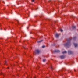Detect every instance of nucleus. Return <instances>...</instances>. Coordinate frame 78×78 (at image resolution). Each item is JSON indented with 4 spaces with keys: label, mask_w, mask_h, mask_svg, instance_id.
I'll return each instance as SVG.
<instances>
[{
    "label": "nucleus",
    "mask_w": 78,
    "mask_h": 78,
    "mask_svg": "<svg viewBox=\"0 0 78 78\" xmlns=\"http://www.w3.org/2000/svg\"><path fill=\"white\" fill-rule=\"evenodd\" d=\"M72 40V39H68V42L67 43L63 44V45L64 47H68L70 46L71 45L70 43V40Z\"/></svg>",
    "instance_id": "obj_1"
},
{
    "label": "nucleus",
    "mask_w": 78,
    "mask_h": 78,
    "mask_svg": "<svg viewBox=\"0 0 78 78\" xmlns=\"http://www.w3.org/2000/svg\"><path fill=\"white\" fill-rule=\"evenodd\" d=\"M35 53L36 54H39L40 53V51L38 50H35Z\"/></svg>",
    "instance_id": "obj_2"
},
{
    "label": "nucleus",
    "mask_w": 78,
    "mask_h": 78,
    "mask_svg": "<svg viewBox=\"0 0 78 78\" xmlns=\"http://www.w3.org/2000/svg\"><path fill=\"white\" fill-rule=\"evenodd\" d=\"M59 34L57 33L56 34L55 36L56 38H58L59 37Z\"/></svg>",
    "instance_id": "obj_3"
},
{
    "label": "nucleus",
    "mask_w": 78,
    "mask_h": 78,
    "mask_svg": "<svg viewBox=\"0 0 78 78\" xmlns=\"http://www.w3.org/2000/svg\"><path fill=\"white\" fill-rule=\"evenodd\" d=\"M60 58L61 59H64V58H65V56L64 55H62L60 56Z\"/></svg>",
    "instance_id": "obj_4"
},
{
    "label": "nucleus",
    "mask_w": 78,
    "mask_h": 78,
    "mask_svg": "<svg viewBox=\"0 0 78 78\" xmlns=\"http://www.w3.org/2000/svg\"><path fill=\"white\" fill-rule=\"evenodd\" d=\"M73 45L75 47H76L78 46V44L77 43H74Z\"/></svg>",
    "instance_id": "obj_5"
},
{
    "label": "nucleus",
    "mask_w": 78,
    "mask_h": 78,
    "mask_svg": "<svg viewBox=\"0 0 78 78\" xmlns=\"http://www.w3.org/2000/svg\"><path fill=\"white\" fill-rule=\"evenodd\" d=\"M54 52H56L57 53H59V52H60V51L59 50H55Z\"/></svg>",
    "instance_id": "obj_6"
},
{
    "label": "nucleus",
    "mask_w": 78,
    "mask_h": 78,
    "mask_svg": "<svg viewBox=\"0 0 78 78\" xmlns=\"http://www.w3.org/2000/svg\"><path fill=\"white\" fill-rule=\"evenodd\" d=\"M73 52H72V51H68V53L69 54H72Z\"/></svg>",
    "instance_id": "obj_7"
},
{
    "label": "nucleus",
    "mask_w": 78,
    "mask_h": 78,
    "mask_svg": "<svg viewBox=\"0 0 78 78\" xmlns=\"http://www.w3.org/2000/svg\"><path fill=\"white\" fill-rule=\"evenodd\" d=\"M43 41V40H42L39 41H37L38 43H41V42H42V41Z\"/></svg>",
    "instance_id": "obj_8"
},
{
    "label": "nucleus",
    "mask_w": 78,
    "mask_h": 78,
    "mask_svg": "<svg viewBox=\"0 0 78 78\" xmlns=\"http://www.w3.org/2000/svg\"><path fill=\"white\" fill-rule=\"evenodd\" d=\"M1 75H3V76H5V73H3L2 72L1 73H0Z\"/></svg>",
    "instance_id": "obj_9"
},
{
    "label": "nucleus",
    "mask_w": 78,
    "mask_h": 78,
    "mask_svg": "<svg viewBox=\"0 0 78 78\" xmlns=\"http://www.w3.org/2000/svg\"><path fill=\"white\" fill-rule=\"evenodd\" d=\"M67 53V52L66 51L62 52V53L63 54H64V53Z\"/></svg>",
    "instance_id": "obj_10"
},
{
    "label": "nucleus",
    "mask_w": 78,
    "mask_h": 78,
    "mask_svg": "<svg viewBox=\"0 0 78 78\" xmlns=\"http://www.w3.org/2000/svg\"><path fill=\"white\" fill-rule=\"evenodd\" d=\"M46 61V59H43V62H45Z\"/></svg>",
    "instance_id": "obj_11"
},
{
    "label": "nucleus",
    "mask_w": 78,
    "mask_h": 78,
    "mask_svg": "<svg viewBox=\"0 0 78 78\" xmlns=\"http://www.w3.org/2000/svg\"><path fill=\"white\" fill-rule=\"evenodd\" d=\"M76 37H75L73 38V40H75V39H76Z\"/></svg>",
    "instance_id": "obj_12"
},
{
    "label": "nucleus",
    "mask_w": 78,
    "mask_h": 78,
    "mask_svg": "<svg viewBox=\"0 0 78 78\" xmlns=\"http://www.w3.org/2000/svg\"><path fill=\"white\" fill-rule=\"evenodd\" d=\"M72 28H73V29H75V28H76V27L75 26H73L72 27Z\"/></svg>",
    "instance_id": "obj_13"
},
{
    "label": "nucleus",
    "mask_w": 78,
    "mask_h": 78,
    "mask_svg": "<svg viewBox=\"0 0 78 78\" xmlns=\"http://www.w3.org/2000/svg\"><path fill=\"white\" fill-rule=\"evenodd\" d=\"M63 31V30H62V29H60V31H61V32H62Z\"/></svg>",
    "instance_id": "obj_14"
},
{
    "label": "nucleus",
    "mask_w": 78,
    "mask_h": 78,
    "mask_svg": "<svg viewBox=\"0 0 78 78\" xmlns=\"http://www.w3.org/2000/svg\"><path fill=\"white\" fill-rule=\"evenodd\" d=\"M42 48H44V47H45V46L43 45V46H42Z\"/></svg>",
    "instance_id": "obj_15"
},
{
    "label": "nucleus",
    "mask_w": 78,
    "mask_h": 78,
    "mask_svg": "<svg viewBox=\"0 0 78 78\" xmlns=\"http://www.w3.org/2000/svg\"><path fill=\"white\" fill-rule=\"evenodd\" d=\"M6 62H6V61H5V64H6Z\"/></svg>",
    "instance_id": "obj_16"
},
{
    "label": "nucleus",
    "mask_w": 78,
    "mask_h": 78,
    "mask_svg": "<svg viewBox=\"0 0 78 78\" xmlns=\"http://www.w3.org/2000/svg\"><path fill=\"white\" fill-rule=\"evenodd\" d=\"M34 1V0H32V1L33 2Z\"/></svg>",
    "instance_id": "obj_17"
},
{
    "label": "nucleus",
    "mask_w": 78,
    "mask_h": 78,
    "mask_svg": "<svg viewBox=\"0 0 78 78\" xmlns=\"http://www.w3.org/2000/svg\"><path fill=\"white\" fill-rule=\"evenodd\" d=\"M23 47L24 48H25V47L23 46Z\"/></svg>",
    "instance_id": "obj_18"
},
{
    "label": "nucleus",
    "mask_w": 78,
    "mask_h": 78,
    "mask_svg": "<svg viewBox=\"0 0 78 78\" xmlns=\"http://www.w3.org/2000/svg\"><path fill=\"white\" fill-rule=\"evenodd\" d=\"M51 69H52V67H51Z\"/></svg>",
    "instance_id": "obj_19"
},
{
    "label": "nucleus",
    "mask_w": 78,
    "mask_h": 78,
    "mask_svg": "<svg viewBox=\"0 0 78 78\" xmlns=\"http://www.w3.org/2000/svg\"><path fill=\"white\" fill-rule=\"evenodd\" d=\"M3 3H5V2L4 1H3Z\"/></svg>",
    "instance_id": "obj_20"
},
{
    "label": "nucleus",
    "mask_w": 78,
    "mask_h": 78,
    "mask_svg": "<svg viewBox=\"0 0 78 78\" xmlns=\"http://www.w3.org/2000/svg\"><path fill=\"white\" fill-rule=\"evenodd\" d=\"M7 69H9V67H8L7 68Z\"/></svg>",
    "instance_id": "obj_21"
},
{
    "label": "nucleus",
    "mask_w": 78,
    "mask_h": 78,
    "mask_svg": "<svg viewBox=\"0 0 78 78\" xmlns=\"http://www.w3.org/2000/svg\"><path fill=\"white\" fill-rule=\"evenodd\" d=\"M53 45H55V44H53Z\"/></svg>",
    "instance_id": "obj_22"
},
{
    "label": "nucleus",
    "mask_w": 78,
    "mask_h": 78,
    "mask_svg": "<svg viewBox=\"0 0 78 78\" xmlns=\"http://www.w3.org/2000/svg\"><path fill=\"white\" fill-rule=\"evenodd\" d=\"M5 30H6L5 29Z\"/></svg>",
    "instance_id": "obj_23"
}]
</instances>
